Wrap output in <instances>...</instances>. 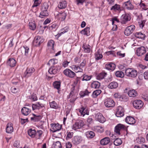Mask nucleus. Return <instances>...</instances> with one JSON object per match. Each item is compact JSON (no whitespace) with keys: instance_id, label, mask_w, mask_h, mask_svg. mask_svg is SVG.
<instances>
[{"instance_id":"nucleus-52","label":"nucleus","mask_w":148,"mask_h":148,"mask_svg":"<svg viewBox=\"0 0 148 148\" xmlns=\"http://www.w3.org/2000/svg\"><path fill=\"white\" fill-rule=\"evenodd\" d=\"M50 107L51 108H57L58 107V105L56 102H49Z\"/></svg>"},{"instance_id":"nucleus-35","label":"nucleus","mask_w":148,"mask_h":148,"mask_svg":"<svg viewBox=\"0 0 148 148\" xmlns=\"http://www.w3.org/2000/svg\"><path fill=\"white\" fill-rule=\"evenodd\" d=\"M135 36L139 38L142 39H144L145 37V34H143L141 32H137L135 34Z\"/></svg>"},{"instance_id":"nucleus-15","label":"nucleus","mask_w":148,"mask_h":148,"mask_svg":"<svg viewBox=\"0 0 148 148\" xmlns=\"http://www.w3.org/2000/svg\"><path fill=\"white\" fill-rule=\"evenodd\" d=\"M126 122L130 125H133L134 124L136 121L135 119L132 117L130 116H127L125 119Z\"/></svg>"},{"instance_id":"nucleus-56","label":"nucleus","mask_w":148,"mask_h":148,"mask_svg":"<svg viewBox=\"0 0 148 148\" xmlns=\"http://www.w3.org/2000/svg\"><path fill=\"white\" fill-rule=\"evenodd\" d=\"M34 3L32 6L33 8L38 6L40 3V2H39V0H34Z\"/></svg>"},{"instance_id":"nucleus-23","label":"nucleus","mask_w":148,"mask_h":148,"mask_svg":"<svg viewBox=\"0 0 148 148\" xmlns=\"http://www.w3.org/2000/svg\"><path fill=\"white\" fill-rule=\"evenodd\" d=\"M132 104L134 108L139 109L143 107L144 103L143 102H132Z\"/></svg>"},{"instance_id":"nucleus-7","label":"nucleus","mask_w":148,"mask_h":148,"mask_svg":"<svg viewBox=\"0 0 148 148\" xmlns=\"http://www.w3.org/2000/svg\"><path fill=\"white\" fill-rule=\"evenodd\" d=\"M35 71V69L33 68H27L24 73L23 76L26 78H28L32 75Z\"/></svg>"},{"instance_id":"nucleus-28","label":"nucleus","mask_w":148,"mask_h":148,"mask_svg":"<svg viewBox=\"0 0 148 148\" xmlns=\"http://www.w3.org/2000/svg\"><path fill=\"white\" fill-rule=\"evenodd\" d=\"M118 86V84L116 82H113L108 85V87L110 89H114L117 88Z\"/></svg>"},{"instance_id":"nucleus-4","label":"nucleus","mask_w":148,"mask_h":148,"mask_svg":"<svg viewBox=\"0 0 148 148\" xmlns=\"http://www.w3.org/2000/svg\"><path fill=\"white\" fill-rule=\"evenodd\" d=\"M44 41L43 37L39 36H36L33 42V45L36 46H39Z\"/></svg>"},{"instance_id":"nucleus-3","label":"nucleus","mask_w":148,"mask_h":148,"mask_svg":"<svg viewBox=\"0 0 148 148\" xmlns=\"http://www.w3.org/2000/svg\"><path fill=\"white\" fill-rule=\"evenodd\" d=\"M84 123L82 120H79L76 121L72 126L73 129L75 130L81 128L84 125Z\"/></svg>"},{"instance_id":"nucleus-51","label":"nucleus","mask_w":148,"mask_h":148,"mask_svg":"<svg viewBox=\"0 0 148 148\" xmlns=\"http://www.w3.org/2000/svg\"><path fill=\"white\" fill-rule=\"evenodd\" d=\"M54 42L52 40L49 41L47 43V45L49 48L53 49Z\"/></svg>"},{"instance_id":"nucleus-42","label":"nucleus","mask_w":148,"mask_h":148,"mask_svg":"<svg viewBox=\"0 0 148 148\" xmlns=\"http://www.w3.org/2000/svg\"><path fill=\"white\" fill-rule=\"evenodd\" d=\"M29 26L30 29L34 30L36 27V25L34 22H29Z\"/></svg>"},{"instance_id":"nucleus-61","label":"nucleus","mask_w":148,"mask_h":148,"mask_svg":"<svg viewBox=\"0 0 148 148\" xmlns=\"http://www.w3.org/2000/svg\"><path fill=\"white\" fill-rule=\"evenodd\" d=\"M58 25L56 23H53L49 26L50 29H53L58 27Z\"/></svg>"},{"instance_id":"nucleus-19","label":"nucleus","mask_w":148,"mask_h":148,"mask_svg":"<svg viewBox=\"0 0 148 148\" xmlns=\"http://www.w3.org/2000/svg\"><path fill=\"white\" fill-rule=\"evenodd\" d=\"M58 71V69L56 67L51 66L49 69L48 72L51 74H56Z\"/></svg>"},{"instance_id":"nucleus-29","label":"nucleus","mask_w":148,"mask_h":148,"mask_svg":"<svg viewBox=\"0 0 148 148\" xmlns=\"http://www.w3.org/2000/svg\"><path fill=\"white\" fill-rule=\"evenodd\" d=\"M22 49L23 51L22 54H24V55L26 56H27L29 51V47L26 46H24Z\"/></svg>"},{"instance_id":"nucleus-49","label":"nucleus","mask_w":148,"mask_h":148,"mask_svg":"<svg viewBox=\"0 0 148 148\" xmlns=\"http://www.w3.org/2000/svg\"><path fill=\"white\" fill-rule=\"evenodd\" d=\"M75 90V88L73 87L72 88V90L71 92H70L69 95V98H71L73 96V98H75V96L74 95V92H73V90ZM76 98H74L73 99L72 101H71L70 102H73L75 100Z\"/></svg>"},{"instance_id":"nucleus-9","label":"nucleus","mask_w":148,"mask_h":148,"mask_svg":"<svg viewBox=\"0 0 148 148\" xmlns=\"http://www.w3.org/2000/svg\"><path fill=\"white\" fill-rule=\"evenodd\" d=\"M63 73L66 76L71 78H73L76 75L74 72L68 69L63 71Z\"/></svg>"},{"instance_id":"nucleus-53","label":"nucleus","mask_w":148,"mask_h":148,"mask_svg":"<svg viewBox=\"0 0 148 148\" xmlns=\"http://www.w3.org/2000/svg\"><path fill=\"white\" fill-rule=\"evenodd\" d=\"M68 27H66L64 29H61V32L60 33H58V34L57 35L58 36H60L62 35V34H63L67 32L68 31Z\"/></svg>"},{"instance_id":"nucleus-47","label":"nucleus","mask_w":148,"mask_h":148,"mask_svg":"<svg viewBox=\"0 0 148 148\" xmlns=\"http://www.w3.org/2000/svg\"><path fill=\"white\" fill-rule=\"evenodd\" d=\"M34 117L31 118V120L34 121H38L41 119V116L40 115L36 116L34 114H33Z\"/></svg>"},{"instance_id":"nucleus-34","label":"nucleus","mask_w":148,"mask_h":148,"mask_svg":"<svg viewBox=\"0 0 148 148\" xmlns=\"http://www.w3.org/2000/svg\"><path fill=\"white\" fill-rule=\"evenodd\" d=\"M100 83L97 81H94L91 85V87L94 88H98L100 86Z\"/></svg>"},{"instance_id":"nucleus-46","label":"nucleus","mask_w":148,"mask_h":148,"mask_svg":"<svg viewBox=\"0 0 148 148\" xmlns=\"http://www.w3.org/2000/svg\"><path fill=\"white\" fill-rule=\"evenodd\" d=\"M115 75L117 77L122 78L124 76V74L122 71H118L116 72Z\"/></svg>"},{"instance_id":"nucleus-41","label":"nucleus","mask_w":148,"mask_h":148,"mask_svg":"<svg viewBox=\"0 0 148 148\" xmlns=\"http://www.w3.org/2000/svg\"><path fill=\"white\" fill-rule=\"evenodd\" d=\"M101 91L100 90H97L94 91L92 94V96L93 97H96L101 93Z\"/></svg>"},{"instance_id":"nucleus-38","label":"nucleus","mask_w":148,"mask_h":148,"mask_svg":"<svg viewBox=\"0 0 148 148\" xmlns=\"http://www.w3.org/2000/svg\"><path fill=\"white\" fill-rule=\"evenodd\" d=\"M58 16L59 18L61 19L62 21H63L65 19L66 16V14L65 12L59 13L58 14Z\"/></svg>"},{"instance_id":"nucleus-43","label":"nucleus","mask_w":148,"mask_h":148,"mask_svg":"<svg viewBox=\"0 0 148 148\" xmlns=\"http://www.w3.org/2000/svg\"><path fill=\"white\" fill-rule=\"evenodd\" d=\"M105 106L108 108H112L114 107L115 105V102H104Z\"/></svg>"},{"instance_id":"nucleus-57","label":"nucleus","mask_w":148,"mask_h":148,"mask_svg":"<svg viewBox=\"0 0 148 148\" xmlns=\"http://www.w3.org/2000/svg\"><path fill=\"white\" fill-rule=\"evenodd\" d=\"M42 133V132L41 130H38L37 132H36L35 135L38 137V138H39L40 137Z\"/></svg>"},{"instance_id":"nucleus-14","label":"nucleus","mask_w":148,"mask_h":148,"mask_svg":"<svg viewBox=\"0 0 148 148\" xmlns=\"http://www.w3.org/2000/svg\"><path fill=\"white\" fill-rule=\"evenodd\" d=\"M125 127L122 124H119L115 127V132L117 134H120V131L121 130L125 129Z\"/></svg>"},{"instance_id":"nucleus-26","label":"nucleus","mask_w":148,"mask_h":148,"mask_svg":"<svg viewBox=\"0 0 148 148\" xmlns=\"http://www.w3.org/2000/svg\"><path fill=\"white\" fill-rule=\"evenodd\" d=\"M16 63V60L13 58H10L7 62L8 64L11 67H14L15 66Z\"/></svg>"},{"instance_id":"nucleus-24","label":"nucleus","mask_w":148,"mask_h":148,"mask_svg":"<svg viewBox=\"0 0 148 148\" xmlns=\"http://www.w3.org/2000/svg\"><path fill=\"white\" fill-rule=\"evenodd\" d=\"M71 68L73 70L76 72H82L83 69L80 66L77 65H73L71 66Z\"/></svg>"},{"instance_id":"nucleus-20","label":"nucleus","mask_w":148,"mask_h":148,"mask_svg":"<svg viewBox=\"0 0 148 148\" xmlns=\"http://www.w3.org/2000/svg\"><path fill=\"white\" fill-rule=\"evenodd\" d=\"M82 139L81 136H75L73 138V142L75 145L79 144L82 141Z\"/></svg>"},{"instance_id":"nucleus-27","label":"nucleus","mask_w":148,"mask_h":148,"mask_svg":"<svg viewBox=\"0 0 148 148\" xmlns=\"http://www.w3.org/2000/svg\"><path fill=\"white\" fill-rule=\"evenodd\" d=\"M129 96L131 97H134L137 95V93L136 91L134 89L130 90L128 93Z\"/></svg>"},{"instance_id":"nucleus-13","label":"nucleus","mask_w":148,"mask_h":148,"mask_svg":"<svg viewBox=\"0 0 148 148\" xmlns=\"http://www.w3.org/2000/svg\"><path fill=\"white\" fill-rule=\"evenodd\" d=\"M146 50L144 47H139L136 50V53L138 56H140L145 53Z\"/></svg>"},{"instance_id":"nucleus-12","label":"nucleus","mask_w":148,"mask_h":148,"mask_svg":"<svg viewBox=\"0 0 148 148\" xmlns=\"http://www.w3.org/2000/svg\"><path fill=\"white\" fill-rule=\"evenodd\" d=\"M95 118L100 122L103 123L105 121V119L102 114L100 113H97L95 115Z\"/></svg>"},{"instance_id":"nucleus-50","label":"nucleus","mask_w":148,"mask_h":148,"mask_svg":"<svg viewBox=\"0 0 148 148\" xmlns=\"http://www.w3.org/2000/svg\"><path fill=\"white\" fill-rule=\"evenodd\" d=\"M111 10L114 11L119 10H120V5H119L115 4L114 6L111 7Z\"/></svg>"},{"instance_id":"nucleus-16","label":"nucleus","mask_w":148,"mask_h":148,"mask_svg":"<svg viewBox=\"0 0 148 148\" xmlns=\"http://www.w3.org/2000/svg\"><path fill=\"white\" fill-rule=\"evenodd\" d=\"M14 129L12 123H9L7 124L6 129V132L8 133L11 134L13 131Z\"/></svg>"},{"instance_id":"nucleus-18","label":"nucleus","mask_w":148,"mask_h":148,"mask_svg":"<svg viewBox=\"0 0 148 148\" xmlns=\"http://www.w3.org/2000/svg\"><path fill=\"white\" fill-rule=\"evenodd\" d=\"M31 110L26 107H23L21 109L22 114L25 115H28L31 112Z\"/></svg>"},{"instance_id":"nucleus-21","label":"nucleus","mask_w":148,"mask_h":148,"mask_svg":"<svg viewBox=\"0 0 148 148\" xmlns=\"http://www.w3.org/2000/svg\"><path fill=\"white\" fill-rule=\"evenodd\" d=\"M115 65L112 63L105 65V68L106 69L111 71H113L115 69Z\"/></svg>"},{"instance_id":"nucleus-45","label":"nucleus","mask_w":148,"mask_h":148,"mask_svg":"<svg viewBox=\"0 0 148 148\" xmlns=\"http://www.w3.org/2000/svg\"><path fill=\"white\" fill-rule=\"evenodd\" d=\"M60 82L58 81H55L53 83V85L54 88H56L58 90L60 89Z\"/></svg>"},{"instance_id":"nucleus-44","label":"nucleus","mask_w":148,"mask_h":148,"mask_svg":"<svg viewBox=\"0 0 148 148\" xmlns=\"http://www.w3.org/2000/svg\"><path fill=\"white\" fill-rule=\"evenodd\" d=\"M86 136L88 138H91L95 136V134L92 131H88L86 133Z\"/></svg>"},{"instance_id":"nucleus-30","label":"nucleus","mask_w":148,"mask_h":148,"mask_svg":"<svg viewBox=\"0 0 148 148\" xmlns=\"http://www.w3.org/2000/svg\"><path fill=\"white\" fill-rule=\"evenodd\" d=\"M90 29V28L89 27H86L84 30H82L81 33L82 34L88 36L89 35Z\"/></svg>"},{"instance_id":"nucleus-54","label":"nucleus","mask_w":148,"mask_h":148,"mask_svg":"<svg viewBox=\"0 0 148 148\" xmlns=\"http://www.w3.org/2000/svg\"><path fill=\"white\" fill-rule=\"evenodd\" d=\"M83 76V77L82 79V80H89L91 78V76H88L86 74H84Z\"/></svg>"},{"instance_id":"nucleus-32","label":"nucleus","mask_w":148,"mask_h":148,"mask_svg":"<svg viewBox=\"0 0 148 148\" xmlns=\"http://www.w3.org/2000/svg\"><path fill=\"white\" fill-rule=\"evenodd\" d=\"M87 110V108L86 106H82V107L79 109V112L81 113L82 115H83V116L86 114V112Z\"/></svg>"},{"instance_id":"nucleus-63","label":"nucleus","mask_w":148,"mask_h":148,"mask_svg":"<svg viewBox=\"0 0 148 148\" xmlns=\"http://www.w3.org/2000/svg\"><path fill=\"white\" fill-rule=\"evenodd\" d=\"M66 148H71L72 147V144L70 142H67L66 144Z\"/></svg>"},{"instance_id":"nucleus-37","label":"nucleus","mask_w":148,"mask_h":148,"mask_svg":"<svg viewBox=\"0 0 148 148\" xmlns=\"http://www.w3.org/2000/svg\"><path fill=\"white\" fill-rule=\"evenodd\" d=\"M90 93L88 91L87 89H86L84 91H81L79 93V95L81 97H83L86 95H88V94Z\"/></svg>"},{"instance_id":"nucleus-64","label":"nucleus","mask_w":148,"mask_h":148,"mask_svg":"<svg viewBox=\"0 0 148 148\" xmlns=\"http://www.w3.org/2000/svg\"><path fill=\"white\" fill-rule=\"evenodd\" d=\"M144 76L145 79H148V71L145 72L144 73Z\"/></svg>"},{"instance_id":"nucleus-48","label":"nucleus","mask_w":148,"mask_h":148,"mask_svg":"<svg viewBox=\"0 0 148 148\" xmlns=\"http://www.w3.org/2000/svg\"><path fill=\"white\" fill-rule=\"evenodd\" d=\"M122 141L119 138H116L114 141V144L115 145L118 146L121 144Z\"/></svg>"},{"instance_id":"nucleus-2","label":"nucleus","mask_w":148,"mask_h":148,"mask_svg":"<svg viewBox=\"0 0 148 148\" xmlns=\"http://www.w3.org/2000/svg\"><path fill=\"white\" fill-rule=\"evenodd\" d=\"M125 74L129 77L134 78L137 76L138 73L137 71L134 69L128 68L125 70Z\"/></svg>"},{"instance_id":"nucleus-31","label":"nucleus","mask_w":148,"mask_h":148,"mask_svg":"<svg viewBox=\"0 0 148 148\" xmlns=\"http://www.w3.org/2000/svg\"><path fill=\"white\" fill-rule=\"evenodd\" d=\"M44 107V106L40 103V102H38L37 104H33L32 106V109L33 110L36 109H39Z\"/></svg>"},{"instance_id":"nucleus-8","label":"nucleus","mask_w":148,"mask_h":148,"mask_svg":"<svg viewBox=\"0 0 148 148\" xmlns=\"http://www.w3.org/2000/svg\"><path fill=\"white\" fill-rule=\"evenodd\" d=\"M123 6L124 8L128 10H132L134 8V5L130 0L124 2L123 3Z\"/></svg>"},{"instance_id":"nucleus-22","label":"nucleus","mask_w":148,"mask_h":148,"mask_svg":"<svg viewBox=\"0 0 148 148\" xmlns=\"http://www.w3.org/2000/svg\"><path fill=\"white\" fill-rule=\"evenodd\" d=\"M90 46L88 44L85 43L83 44L82 48H83L84 51L86 53H89L90 51Z\"/></svg>"},{"instance_id":"nucleus-10","label":"nucleus","mask_w":148,"mask_h":148,"mask_svg":"<svg viewBox=\"0 0 148 148\" xmlns=\"http://www.w3.org/2000/svg\"><path fill=\"white\" fill-rule=\"evenodd\" d=\"M124 109L121 106H118L117 108V111L115 115L117 117H121L123 116Z\"/></svg>"},{"instance_id":"nucleus-59","label":"nucleus","mask_w":148,"mask_h":148,"mask_svg":"<svg viewBox=\"0 0 148 148\" xmlns=\"http://www.w3.org/2000/svg\"><path fill=\"white\" fill-rule=\"evenodd\" d=\"M11 91L13 93H16L18 90V88L12 87L11 88Z\"/></svg>"},{"instance_id":"nucleus-62","label":"nucleus","mask_w":148,"mask_h":148,"mask_svg":"<svg viewBox=\"0 0 148 148\" xmlns=\"http://www.w3.org/2000/svg\"><path fill=\"white\" fill-rule=\"evenodd\" d=\"M57 59H51L49 60V62L52 64H54L55 63H57Z\"/></svg>"},{"instance_id":"nucleus-11","label":"nucleus","mask_w":148,"mask_h":148,"mask_svg":"<svg viewBox=\"0 0 148 148\" xmlns=\"http://www.w3.org/2000/svg\"><path fill=\"white\" fill-rule=\"evenodd\" d=\"M51 126L54 132L60 130L62 127L58 123H51Z\"/></svg>"},{"instance_id":"nucleus-25","label":"nucleus","mask_w":148,"mask_h":148,"mask_svg":"<svg viewBox=\"0 0 148 148\" xmlns=\"http://www.w3.org/2000/svg\"><path fill=\"white\" fill-rule=\"evenodd\" d=\"M110 141V138L109 137H106L101 140L100 141V143L101 145H106L108 144Z\"/></svg>"},{"instance_id":"nucleus-55","label":"nucleus","mask_w":148,"mask_h":148,"mask_svg":"<svg viewBox=\"0 0 148 148\" xmlns=\"http://www.w3.org/2000/svg\"><path fill=\"white\" fill-rule=\"evenodd\" d=\"M73 132H67V135L66 137V139H70L72 138L73 136Z\"/></svg>"},{"instance_id":"nucleus-36","label":"nucleus","mask_w":148,"mask_h":148,"mask_svg":"<svg viewBox=\"0 0 148 148\" xmlns=\"http://www.w3.org/2000/svg\"><path fill=\"white\" fill-rule=\"evenodd\" d=\"M67 5L66 2L64 1H61L60 2L58 5V8L60 9L65 8Z\"/></svg>"},{"instance_id":"nucleus-33","label":"nucleus","mask_w":148,"mask_h":148,"mask_svg":"<svg viewBox=\"0 0 148 148\" xmlns=\"http://www.w3.org/2000/svg\"><path fill=\"white\" fill-rule=\"evenodd\" d=\"M52 148H62V145L60 142L57 141L53 143L52 146Z\"/></svg>"},{"instance_id":"nucleus-58","label":"nucleus","mask_w":148,"mask_h":148,"mask_svg":"<svg viewBox=\"0 0 148 148\" xmlns=\"http://www.w3.org/2000/svg\"><path fill=\"white\" fill-rule=\"evenodd\" d=\"M31 99L33 100V101H37L38 99V98L36 96V95L34 93H33L32 95H31Z\"/></svg>"},{"instance_id":"nucleus-40","label":"nucleus","mask_w":148,"mask_h":148,"mask_svg":"<svg viewBox=\"0 0 148 148\" xmlns=\"http://www.w3.org/2000/svg\"><path fill=\"white\" fill-rule=\"evenodd\" d=\"M28 133L29 135L32 137H34L35 136L36 130H32V129H29Z\"/></svg>"},{"instance_id":"nucleus-6","label":"nucleus","mask_w":148,"mask_h":148,"mask_svg":"<svg viewBox=\"0 0 148 148\" xmlns=\"http://www.w3.org/2000/svg\"><path fill=\"white\" fill-rule=\"evenodd\" d=\"M131 19L130 15L127 14H123L121 17V22L122 24H125Z\"/></svg>"},{"instance_id":"nucleus-17","label":"nucleus","mask_w":148,"mask_h":148,"mask_svg":"<svg viewBox=\"0 0 148 148\" xmlns=\"http://www.w3.org/2000/svg\"><path fill=\"white\" fill-rule=\"evenodd\" d=\"M95 58L96 60H98L101 59L103 57V56L102 54L101 50L99 49L96 52L95 54Z\"/></svg>"},{"instance_id":"nucleus-5","label":"nucleus","mask_w":148,"mask_h":148,"mask_svg":"<svg viewBox=\"0 0 148 148\" xmlns=\"http://www.w3.org/2000/svg\"><path fill=\"white\" fill-rule=\"evenodd\" d=\"M135 28V26L134 25H132L127 27L125 30V34L127 36L130 35L134 31Z\"/></svg>"},{"instance_id":"nucleus-39","label":"nucleus","mask_w":148,"mask_h":148,"mask_svg":"<svg viewBox=\"0 0 148 148\" xmlns=\"http://www.w3.org/2000/svg\"><path fill=\"white\" fill-rule=\"evenodd\" d=\"M107 75L106 73L102 72L99 74L96 77L97 79L98 80H101L104 78Z\"/></svg>"},{"instance_id":"nucleus-1","label":"nucleus","mask_w":148,"mask_h":148,"mask_svg":"<svg viewBox=\"0 0 148 148\" xmlns=\"http://www.w3.org/2000/svg\"><path fill=\"white\" fill-rule=\"evenodd\" d=\"M49 5L47 3H44L41 6V12L40 13L39 17L42 18H44L49 15L47 9Z\"/></svg>"},{"instance_id":"nucleus-60","label":"nucleus","mask_w":148,"mask_h":148,"mask_svg":"<svg viewBox=\"0 0 148 148\" xmlns=\"http://www.w3.org/2000/svg\"><path fill=\"white\" fill-rule=\"evenodd\" d=\"M114 97L115 98H122V99H123V98L122 97L121 95L119 93H116L114 95Z\"/></svg>"}]
</instances>
